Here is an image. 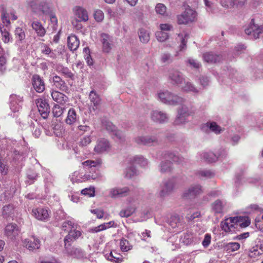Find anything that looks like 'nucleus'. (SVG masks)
<instances>
[{
	"label": "nucleus",
	"mask_w": 263,
	"mask_h": 263,
	"mask_svg": "<svg viewBox=\"0 0 263 263\" xmlns=\"http://www.w3.org/2000/svg\"><path fill=\"white\" fill-rule=\"evenodd\" d=\"M250 223L247 217H234L226 218L220 223L221 229L228 233L235 232L239 228L248 227Z\"/></svg>",
	"instance_id": "1"
},
{
	"label": "nucleus",
	"mask_w": 263,
	"mask_h": 263,
	"mask_svg": "<svg viewBox=\"0 0 263 263\" xmlns=\"http://www.w3.org/2000/svg\"><path fill=\"white\" fill-rule=\"evenodd\" d=\"M158 100L161 102L171 105H182L185 99L168 90H161L158 92Z\"/></svg>",
	"instance_id": "2"
},
{
	"label": "nucleus",
	"mask_w": 263,
	"mask_h": 263,
	"mask_svg": "<svg viewBox=\"0 0 263 263\" xmlns=\"http://www.w3.org/2000/svg\"><path fill=\"white\" fill-rule=\"evenodd\" d=\"M101 161L97 160L96 161L87 160L82 163L86 171H89L88 174L84 175L83 179L84 181L95 180L99 176L98 173H96V167L101 164Z\"/></svg>",
	"instance_id": "3"
},
{
	"label": "nucleus",
	"mask_w": 263,
	"mask_h": 263,
	"mask_svg": "<svg viewBox=\"0 0 263 263\" xmlns=\"http://www.w3.org/2000/svg\"><path fill=\"white\" fill-rule=\"evenodd\" d=\"M29 4L32 11L35 13L47 15L51 12L49 4L46 1L30 0Z\"/></svg>",
	"instance_id": "4"
},
{
	"label": "nucleus",
	"mask_w": 263,
	"mask_h": 263,
	"mask_svg": "<svg viewBox=\"0 0 263 263\" xmlns=\"http://www.w3.org/2000/svg\"><path fill=\"white\" fill-rule=\"evenodd\" d=\"M177 22L179 24H187L195 21L196 12L190 7L185 8V11L181 14L178 15Z\"/></svg>",
	"instance_id": "5"
},
{
	"label": "nucleus",
	"mask_w": 263,
	"mask_h": 263,
	"mask_svg": "<svg viewBox=\"0 0 263 263\" xmlns=\"http://www.w3.org/2000/svg\"><path fill=\"white\" fill-rule=\"evenodd\" d=\"M90 104L89 110L90 113L97 114L101 109V99L99 95L94 90H91L89 95Z\"/></svg>",
	"instance_id": "6"
},
{
	"label": "nucleus",
	"mask_w": 263,
	"mask_h": 263,
	"mask_svg": "<svg viewBox=\"0 0 263 263\" xmlns=\"http://www.w3.org/2000/svg\"><path fill=\"white\" fill-rule=\"evenodd\" d=\"M245 33L250 36V38L257 39L260 34L263 32V26H258L254 23V20H251L248 27L245 30Z\"/></svg>",
	"instance_id": "7"
},
{
	"label": "nucleus",
	"mask_w": 263,
	"mask_h": 263,
	"mask_svg": "<svg viewBox=\"0 0 263 263\" xmlns=\"http://www.w3.org/2000/svg\"><path fill=\"white\" fill-rule=\"evenodd\" d=\"M100 41L102 45V51L105 53H109L114 46V37L107 33H102L100 34Z\"/></svg>",
	"instance_id": "8"
},
{
	"label": "nucleus",
	"mask_w": 263,
	"mask_h": 263,
	"mask_svg": "<svg viewBox=\"0 0 263 263\" xmlns=\"http://www.w3.org/2000/svg\"><path fill=\"white\" fill-rule=\"evenodd\" d=\"M78 228L79 226L76 224V228H73L69 230L68 234L64 239V246L71 245L72 242L82 235V231Z\"/></svg>",
	"instance_id": "9"
},
{
	"label": "nucleus",
	"mask_w": 263,
	"mask_h": 263,
	"mask_svg": "<svg viewBox=\"0 0 263 263\" xmlns=\"http://www.w3.org/2000/svg\"><path fill=\"white\" fill-rule=\"evenodd\" d=\"M23 98L15 94H12L9 97V107L11 110L14 112H18L22 109Z\"/></svg>",
	"instance_id": "10"
},
{
	"label": "nucleus",
	"mask_w": 263,
	"mask_h": 263,
	"mask_svg": "<svg viewBox=\"0 0 263 263\" xmlns=\"http://www.w3.org/2000/svg\"><path fill=\"white\" fill-rule=\"evenodd\" d=\"M203 193V189L200 184H193L183 193V197L186 199L194 198Z\"/></svg>",
	"instance_id": "11"
},
{
	"label": "nucleus",
	"mask_w": 263,
	"mask_h": 263,
	"mask_svg": "<svg viewBox=\"0 0 263 263\" xmlns=\"http://www.w3.org/2000/svg\"><path fill=\"white\" fill-rule=\"evenodd\" d=\"M130 192V190L128 186L115 187L111 188L109 191V196L112 198H119L127 196Z\"/></svg>",
	"instance_id": "12"
},
{
	"label": "nucleus",
	"mask_w": 263,
	"mask_h": 263,
	"mask_svg": "<svg viewBox=\"0 0 263 263\" xmlns=\"http://www.w3.org/2000/svg\"><path fill=\"white\" fill-rule=\"evenodd\" d=\"M31 84L33 88L38 93L43 92L45 89V83L43 77L37 74L32 76Z\"/></svg>",
	"instance_id": "13"
},
{
	"label": "nucleus",
	"mask_w": 263,
	"mask_h": 263,
	"mask_svg": "<svg viewBox=\"0 0 263 263\" xmlns=\"http://www.w3.org/2000/svg\"><path fill=\"white\" fill-rule=\"evenodd\" d=\"M175 184L174 179H168L163 182L160 187L159 195L161 197L168 196L173 191Z\"/></svg>",
	"instance_id": "14"
},
{
	"label": "nucleus",
	"mask_w": 263,
	"mask_h": 263,
	"mask_svg": "<svg viewBox=\"0 0 263 263\" xmlns=\"http://www.w3.org/2000/svg\"><path fill=\"white\" fill-rule=\"evenodd\" d=\"M134 141L139 145L151 146L158 142L155 136H140L134 139Z\"/></svg>",
	"instance_id": "15"
},
{
	"label": "nucleus",
	"mask_w": 263,
	"mask_h": 263,
	"mask_svg": "<svg viewBox=\"0 0 263 263\" xmlns=\"http://www.w3.org/2000/svg\"><path fill=\"white\" fill-rule=\"evenodd\" d=\"M20 230L15 223H9L5 229V235L9 239H13L18 235Z\"/></svg>",
	"instance_id": "16"
},
{
	"label": "nucleus",
	"mask_w": 263,
	"mask_h": 263,
	"mask_svg": "<svg viewBox=\"0 0 263 263\" xmlns=\"http://www.w3.org/2000/svg\"><path fill=\"white\" fill-rule=\"evenodd\" d=\"M64 251L68 255L79 259L83 258L86 255L85 252L81 249L72 247L71 245L69 246H64Z\"/></svg>",
	"instance_id": "17"
},
{
	"label": "nucleus",
	"mask_w": 263,
	"mask_h": 263,
	"mask_svg": "<svg viewBox=\"0 0 263 263\" xmlns=\"http://www.w3.org/2000/svg\"><path fill=\"white\" fill-rule=\"evenodd\" d=\"M35 102L41 116L44 119H46L50 112L49 104L47 103L46 100L41 99L36 100Z\"/></svg>",
	"instance_id": "18"
},
{
	"label": "nucleus",
	"mask_w": 263,
	"mask_h": 263,
	"mask_svg": "<svg viewBox=\"0 0 263 263\" xmlns=\"http://www.w3.org/2000/svg\"><path fill=\"white\" fill-rule=\"evenodd\" d=\"M168 79L172 83L179 85L184 80L182 73L177 69H171L168 71Z\"/></svg>",
	"instance_id": "19"
},
{
	"label": "nucleus",
	"mask_w": 263,
	"mask_h": 263,
	"mask_svg": "<svg viewBox=\"0 0 263 263\" xmlns=\"http://www.w3.org/2000/svg\"><path fill=\"white\" fill-rule=\"evenodd\" d=\"M73 12L76 19L84 22L89 19L87 11L82 7L76 6L73 8Z\"/></svg>",
	"instance_id": "20"
},
{
	"label": "nucleus",
	"mask_w": 263,
	"mask_h": 263,
	"mask_svg": "<svg viewBox=\"0 0 263 263\" xmlns=\"http://www.w3.org/2000/svg\"><path fill=\"white\" fill-rule=\"evenodd\" d=\"M110 147V144L107 140L100 139L97 141L94 151L97 154H102L108 151Z\"/></svg>",
	"instance_id": "21"
},
{
	"label": "nucleus",
	"mask_w": 263,
	"mask_h": 263,
	"mask_svg": "<svg viewBox=\"0 0 263 263\" xmlns=\"http://www.w3.org/2000/svg\"><path fill=\"white\" fill-rule=\"evenodd\" d=\"M227 152L225 149H222L218 156H216L212 152L204 153L203 154V159L208 162L216 161L218 158H224L227 155Z\"/></svg>",
	"instance_id": "22"
},
{
	"label": "nucleus",
	"mask_w": 263,
	"mask_h": 263,
	"mask_svg": "<svg viewBox=\"0 0 263 263\" xmlns=\"http://www.w3.org/2000/svg\"><path fill=\"white\" fill-rule=\"evenodd\" d=\"M203 58L205 62L209 63H215L220 62L223 57L220 54L213 52H205L203 54Z\"/></svg>",
	"instance_id": "23"
},
{
	"label": "nucleus",
	"mask_w": 263,
	"mask_h": 263,
	"mask_svg": "<svg viewBox=\"0 0 263 263\" xmlns=\"http://www.w3.org/2000/svg\"><path fill=\"white\" fill-rule=\"evenodd\" d=\"M32 212L35 218L39 220L45 221L49 219L48 211L46 209L37 208L33 209Z\"/></svg>",
	"instance_id": "24"
},
{
	"label": "nucleus",
	"mask_w": 263,
	"mask_h": 263,
	"mask_svg": "<svg viewBox=\"0 0 263 263\" xmlns=\"http://www.w3.org/2000/svg\"><path fill=\"white\" fill-rule=\"evenodd\" d=\"M151 116L152 120L158 123H163L168 120L167 115L165 112L157 110H153Z\"/></svg>",
	"instance_id": "25"
},
{
	"label": "nucleus",
	"mask_w": 263,
	"mask_h": 263,
	"mask_svg": "<svg viewBox=\"0 0 263 263\" xmlns=\"http://www.w3.org/2000/svg\"><path fill=\"white\" fill-rule=\"evenodd\" d=\"M24 246L30 251H34L40 247V241L35 237L30 239H26L24 241Z\"/></svg>",
	"instance_id": "26"
},
{
	"label": "nucleus",
	"mask_w": 263,
	"mask_h": 263,
	"mask_svg": "<svg viewBox=\"0 0 263 263\" xmlns=\"http://www.w3.org/2000/svg\"><path fill=\"white\" fill-rule=\"evenodd\" d=\"M52 82L53 85L60 90L64 92H67L68 91V87L65 82L62 80L60 77L57 75L54 76L52 77Z\"/></svg>",
	"instance_id": "27"
},
{
	"label": "nucleus",
	"mask_w": 263,
	"mask_h": 263,
	"mask_svg": "<svg viewBox=\"0 0 263 263\" xmlns=\"http://www.w3.org/2000/svg\"><path fill=\"white\" fill-rule=\"evenodd\" d=\"M208 129L216 134H219L223 131L222 128L215 122H208L202 127V130L204 132H206Z\"/></svg>",
	"instance_id": "28"
},
{
	"label": "nucleus",
	"mask_w": 263,
	"mask_h": 263,
	"mask_svg": "<svg viewBox=\"0 0 263 263\" xmlns=\"http://www.w3.org/2000/svg\"><path fill=\"white\" fill-rule=\"evenodd\" d=\"M104 126L107 131L112 133L113 135L118 139L122 140L123 138L122 133L121 131L117 130L116 126L111 122H106L104 123Z\"/></svg>",
	"instance_id": "29"
},
{
	"label": "nucleus",
	"mask_w": 263,
	"mask_h": 263,
	"mask_svg": "<svg viewBox=\"0 0 263 263\" xmlns=\"http://www.w3.org/2000/svg\"><path fill=\"white\" fill-rule=\"evenodd\" d=\"M189 37V34L186 32H182L177 34L176 40L180 42L181 44L179 46L180 51H183L186 48V43Z\"/></svg>",
	"instance_id": "30"
},
{
	"label": "nucleus",
	"mask_w": 263,
	"mask_h": 263,
	"mask_svg": "<svg viewBox=\"0 0 263 263\" xmlns=\"http://www.w3.org/2000/svg\"><path fill=\"white\" fill-rule=\"evenodd\" d=\"M79 120V116L77 114L74 109L70 108L65 119V122L68 125H73Z\"/></svg>",
	"instance_id": "31"
},
{
	"label": "nucleus",
	"mask_w": 263,
	"mask_h": 263,
	"mask_svg": "<svg viewBox=\"0 0 263 263\" xmlns=\"http://www.w3.org/2000/svg\"><path fill=\"white\" fill-rule=\"evenodd\" d=\"M32 28L35 31L37 36L43 37L46 34V30L43 26L41 23L36 21L31 23Z\"/></svg>",
	"instance_id": "32"
},
{
	"label": "nucleus",
	"mask_w": 263,
	"mask_h": 263,
	"mask_svg": "<svg viewBox=\"0 0 263 263\" xmlns=\"http://www.w3.org/2000/svg\"><path fill=\"white\" fill-rule=\"evenodd\" d=\"M68 47L70 50H76L79 46L80 41L77 36L71 34L67 39Z\"/></svg>",
	"instance_id": "33"
},
{
	"label": "nucleus",
	"mask_w": 263,
	"mask_h": 263,
	"mask_svg": "<svg viewBox=\"0 0 263 263\" xmlns=\"http://www.w3.org/2000/svg\"><path fill=\"white\" fill-rule=\"evenodd\" d=\"M51 96L54 101L60 104H65L68 100L67 97L58 91H53Z\"/></svg>",
	"instance_id": "34"
},
{
	"label": "nucleus",
	"mask_w": 263,
	"mask_h": 263,
	"mask_svg": "<svg viewBox=\"0 0 263 263\" xmlns=\"http://www.w3.org/2000/svg\"><path fill=\"white\" fill-rule=\"evenodd\" d=\"M56 69L58 72L63 74L66 78L71 80L74 79V74L67 67L59 65L57 67Z\"/></svg>",
	"instance_id": "35"
},
{
	"label": "nucleus",
	"mask_w": 263,
	"mask_h": 263,
	"mask_svg": "<svg viewBox=\"0 0 263 263\" xmlns=\"http://www.w3.org/2000/svg\"><path fill=\"white\" fill-rule=\"evenodd\" d=\"M225 202L222 200L217 199L212 204L213 211L216 214L222 213Z\"/></svg>",
	"instance_id": "36"
},
{
	"label": "nucleus",
	"mask_w": 263,
	"mask_h": 263,
	"mask_svg": "<svg viewBox=\"0 0 263 263\" xmlns=\"http://www.w3.org/2000/svg\"><path fill=\"white\" fill-rule=\"evenodd\" d=\"M130 162L133 165L139 164L142 166H146L148 162L142 156H136L130 158Z\"/></svg>",
	"instance_id": "37"
},
{
	"label": "nucleus",
	"mask_w": 263,
	"mask_h": 263,
	"mask_svg": "<svg viewBox=\"0 0 263 263\" xmlns=\"http://www.w3.org/2000/svg\"><path fill=\"white\" fill-rule=\"evenodd\" d=\"M8 56V54L6 53L2 48L0 47V70L3 72L6 69Z\"/></svg>",
	"instance_id": "38"
},
{
	"label": "nucleus",
	"mask_w": 263,
	"mask_h": 263,
	"mask_svg": "<svg viewBox=\"0 0 263 263\" xmlns=\"http://www.w3.org/2000/svg\"><path fill=\"white\" fill-rule=\"evenodd\" d=\"M105 256L107 260L116 263H120L123 260L122 256L116 252H110L108 254H106Z\"/></svg>",
	"instance_id": "39"
},
{
	"label": "nucleus",
	"mask_w": 263,
	"mask_h": 263,
	"mask_svg": "<svg viewBox=\"0 0 263 263\" xmlns=\"http://www.w3.org/2000/svg\"><path fill=\"white\" fill-rule=\"evenodd\" d=\"M164 158L166 159L172 160L174 162L178 163H182L184 162V158L178 155H176L174 153L172 152H167L164 155Z\"/></svg>",
	"instance_id": "40"
},
{
	"label": "nucleus",
	"mask_w": 263,
	"mask_h": 263,
	"mask_svg": "<svg viewBox=\"0 0 263 263\" xmlns=\"http://www.w3.org/2000/svg\"><path fill=\"white\" fill-rule=\"evenodd\" d=\"M139 39L143 43H147L149 41V33L144 28H141L138 31Z\"/></svg>",
	"instance_id": "41"
},
{
	"label": "nucleus",
	"mask_w": 263,
	"mask_h": 263,
	"mask_svg": "<svg viewBox=\"0 0 263 263\" xmlns=\"http://www.w3.org/2000/svg\"><path fill=\"white\" fill-rule=\"evenodd\" d=\"M41 49L42 53L47 55L52 59L55 58V54L52 52L51 49L47 45L43 44L41 47Z\"/></svg>",
	"instance_id": "42"
},
{
	"label": "nucleus",
	"mask_w": 263,
	"mask_h": 263,
	"mask_svg": "<svg viewBox=\"0 0 263 263\" xmlns=\"http://www.w3.org/2000/svg\"><path fill=\"white\" fill-rule=\"evenodd\" d=\"M135 211L134 207L129 206L120 212L119 215L121 217H128L130 216Z\"/></svg>",
	"instance_id": "43"
},
{
	"label": "nucleus",
	"mask_w": 263,
	"mask_h": 263,
	"mask_svg": "<svg viewBox=\"0 0 263 263\" xmlns=\"http://www.w3.org/2000/svg\"><path fill=\"white\" fill-rule=\"evenodd\" d=\"M181 89L185 92H198L197 88L190 82H185L184 85L181 87Z\"/></svg>",
	"instance_id": "44"
},
{
	"label": "nucleus",
	"mask_w": 263,
	"mask_h": 263,
	"mask_svg": "<svg viewBox=\"0 0 263 263\" xmlns=\"http://www.w3.org/2000/svg\"><path fill=\"white\" fill-rule=\"evenodd\" d=\"M160 60L162 63L170 64L173 62L174 59L170 53L164 52L161 54Z\"/></svg>",
	"instance_id": "45"
},
{
	"label": "nucleus",
	"mask_w": 263,
	"mask_h": 263,
	"mask_svg": "<svg viewBox=\"0 0 263 263\" xmlns=\"http://www.w3.org/2000/svg\"><path fill=\"white\" fill-rule=\"evenodd\" d=\"M178 114H179V116L175 121L176 124L180 123L182 118H184V117L186 115H189V114L187 108L184 106H182V107L178 110Z\"/></svg>",
	"instance_id": "46"
},
{
	"label": "nucleus",
	"mask_w": 263,
	"mask_h": 263,
	"mask_svg": "<svg viewBox=\"0 0 263 263\" xmlns=\"http://www.w3.org/2000/svg\"><path fill=\"white\" fill-rule=\"evenodd\" d=\"M172 169V164L168 160L162 161L160 163V172L161 173H167L171 171Z\"/></svg>",
	"instance_id": "47"
},
{
	"label": "nucleus",
	"mask_w": 263,
	"mask_h": 263,
	"mask_svg": "<svg viewBox=\"0 0 263 263\" xmlns=\"http://www.w3.org/2000/svg\"><path fill=\"white\" fill-rule=\"evenodd\" d=\"M76 223L71 220L64 221L62 225V229L64 231L69 232V230L73 228H76Z\"/></svg>",
	"instance_id": "48"
},
{
	"label": "nucleus",
	"mask_w": 263,
	"mask_h": 263,
	"mask_svg": "<svg viewBox=\"0 0 263 263\" xmlns=\"http://www.w3.org/2000/svg\"><path fill=\"white\" fill-rule=\"evenodd\" d=\"M15 35L17 41L22 42L25 39V33L22 28L17 27L15 30Z\"/></svg>",
	"instance_id": "49"
},
{
	"label": "nucleus",
	"mask_w": 263,
	"mask_h": 263,
	"mask_svg": "<svg viewBox=\"0 0 263 263\" xmlns=\"http://www.w3.org/2000/svg\"><path fill=\"white\" fill-rule=\"evenodd\" d=\"M120 248L122 251H128L132 249V246H131L128 241L125 239V238H122L121 239L120 243Z\"/></svg>",
	"instance_id": "50"
},
{
	"label": "nucleus",
	"mask_w": 263,
	"mask_h": 263,
	"mask_svg": "<svg viewBox=\"0 0 263 263\" xmlns=\"http://www.w3.org/2000/svg\"><path fill=\"white\" fill-rule=\"evenodd\" d=\"M156 37L158 41L163 42L168 38L169 35L166 32L160 31L156 32Z\"/></svg>",
	"instance_id": "51"
},
{
	"label": "nucleus",
	"mask_w": 263,
	"mask_h": 263,
	"mask_svg": "<svg viewBox=\"0 0 263 263\" xmlns=\"http://www.w3.org/2000/svg\"><path fill=\"white\" fill-rule=\"evenodd\" d=\"M83 52L85 53L84 58L89 66L93 65V60L91 58L90 54V50L88 47H85L83 49Z\"/></svg>",
	"instance_id": "52"
},
{
	"label": "nucleus",
	"mask_w": 263,
	"mask_h": 263,
	"mask_svg": "<svg viewBox=\"0 0 263 263\" xmlns=\"http://www.w3.org/2000/svg\"><path fill=\"white\" fill-rule=\"evenodd\" d=\"M64 112V108H62L59 105H55L52 109V113L55 117L61 116Z\"/></svg>",
	"instance_id": "53"
},
{
	"label": "nucleus",
	"mask_w": 263,
	"mask_h": 263,
	"mask_svg": "<svg viewBox=\"0 0 263 263\" xmlns=\"http://www.w3.org/2000/svg\"><path fill=\"white\" fill-rule=\"evenodd\" d=\"M136 174L137 170L134 165L126 168L125 172V177L126 178H131Z\"/></svg>",
	"instance_id": "54"
},
{
	"label": "nucleus",
	"mask_w": 263,
	"mask_h": 263,
	"mask_svg": "<svg viewBox=\"0 0 263 263\" xmlns=\"http://www.w3.org/2000/svg\"><path fill=\"white\" fill-rule=\"evenodd\" d=\"M155 10L157 13L164 15L166 11V7L164 4L159 3L156 6Z\"/></svg>",
	"instance_id": "55"
},
{
	"label": "nucleus",
	"mask_w": 263,
	"mask_h": 263,
	"mask_svg": "<svg viewBox=\"0 0 263 263\" xmlns=\"http://www.w3.org/2000/svg\"><path fill=\"white\" fill-rule=\"evenodd\" d=\"M186 63L190 67L195 69H198L201 66V64L198 61L191 58L187 59Z\"/></svg>",
	"instance_id": "56"
},
{
	"label": "nucleus",
	"mask_w": 263,
	"mask_h": 263,
	"mask_svg": "<svg viewBox=\"0 0 263 263\" xmlns=\"http://www.w3.org/2000/svg\"><path fill=\"white\" fill-rule=\"evenodd\" d=\"M240 248V245L238 242H230L227 246V250L230 251H235Z\"/></svg>",
	"instance_id": "57"
},
{
	"label": "nucleus",
	"mask_w": 263,
	"mask_h": 263,
	"mask_svg": "<svg viewBox=\"0 0 263 263\" xmlns=\"http://www.w3.org/2000/svg\"><path fill=\"white\" fill-rule=\"evenodd\" d=\"M1 31L2 33V40L3 42L5 43H8L10 40V34L9 32L6 31L5 29L2 30V28H1Z\"/></svg>",
	"instance_id": "58"
},
{
	"label": "nucleus",
	"mask_w": 263,
	"mask_h": 263,
	"mask_svg": "<svg viewBox=\"0 0 263 263\" xmlns=\"http://www.w3.org/2000/svg\"><path fill=\"white\" fill-rule=\"evenodd\" d=\"M94 18L96 21L100 22H101L104 18V13L102 11L97 10L94 13Z\"/></svg>",
	"instance_id": "59"
},
{
	"label": "nucleus",
	"mask_w": 263,
	"mask_h": 263,
	"mask_svg": "<svg viewBox=\"0 0 263 263\" xmlns=\"http://www.w3.org/2000/svg\"><path fill=\"white\" fill-rule=\"evenodd\" d=\"M199 174L201 175V176L206 178H211L214 176V174L209 170H204L200 171Z\"/></svg>",
	"instance_id": "60"
},
{
	"label": "nucleus",
	"mask_w": 263,
	"mask_h": 263,
	"mask_svg": "<svg viewBox=\"0 0 263 263\" xmlns=\"http://www.w3.org/2000/svg\"><path fill=\"white\" fill-rule=\"evenodd\" d=\"M81 193L85 195H88L89 197H92L95 195V190L93 188H86L82 190Z\"/></svg>",
	"instance_id": "61"
},
{
	"label": "nucleus",
	"mask_w": 263,
	"mask_h": 263,
	"mask_svg": "<svg viewBox=\"0 0 263 263\" xmlns=\"http://www.w3.org/2000/svg\"><path fill=\"white\" fill-rule=\"evenodd\" d=\"M91 141L90 136H85L81 140L80 145L81 146H86Z\"/></svg>",
	"instance_id": "62"
},
{
	"label": "nucleus",
	"mask_w": 263,
	"mask_h": 263,
	"mask_svg": "<svg viewBox=\"0 0 263 263\" xmlns=\"http://www.w3.org/2000/svg\"><path fill=\"white\" fill-rule=\"evenodd\" d=\"M204 5L208 11H211L215 7L213 2L210 0H203Z\"/></svg>",
	"instance_id": "63"
},
{
	"label": "nucleus",
	"mask_w": 263,
	"mask_h": 263,
	"mask_svg": "<svg viewBox=\"0 0 263 263\" xmlns=\"http://www.w3.org/2000/svg\"><path fill=\"white\" fill-rule=\"evenodd\" d=\"M81 21L74 18L72 21L71 23L77 30H81L83 28V26L81 23Z\"/></svg>",
	"instance_id": "64"
}]
</instances>
